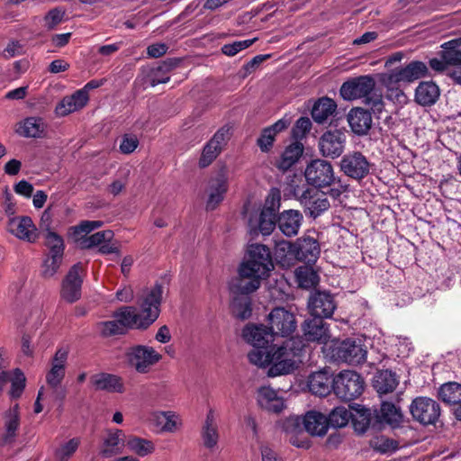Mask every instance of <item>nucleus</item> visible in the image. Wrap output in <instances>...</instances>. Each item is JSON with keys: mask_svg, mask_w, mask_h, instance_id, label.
<instances>
[{"mask_svg": "<svg viewBox=\"0 0 461 461\" xmlns=\"http://www.w3.org/2000/svg\"><path fill=\"white\" fill-rule=\"evenodd\" d=\"M274 264L269 249L262 244H252L248 249L247 258L238 269V277L230 285L231 293L237 294L231 303L235 317L246 320L251 315V301L248 294L257 291L261 280L273 270Z\"/></svg>", "mask_w": 461, "mask_h": 461, "instance_id": "1", "label": "nucleus"}, {"mask_svg": "<svg viewBox=\"0 0 461 461\" xmlns=\"http://www.w3.org/2000/svg\"><path fill=\"white\" fill-rule=\"evenodd\" d=\"M304 347L302 338L293 337L280 346H271L268 350L252 349L248 358L259 368L268 367L269 377L285 375L296 370L303 362Z\"/></svg>", "mask_w": 461, "mask_h": 461, "instance_id": "2", "label": "nucleus"}, {"mask_svg": "<svg viewBox=\"0 0 461 461\" xmlns=\"http://www.w3.org/2000/svg\"><path fill=\"white\" fill-rule=\"evenodd\" d=\"M162 294V285L156 284L143 291L139 300L140 313L137 312L135 307L123 306L113 313V317L118 319L124 330L128 328L146 329L159 316Z\"/></svg>", "mask_w": 461, "mask_h": 461, "instance_id": "3", "label": "nucleus"}, {"mask_svg": "<svg viewBox=\"0 0 461 461\" xmlns=\"http://www.w3.org/2000/svg\"><path fill=\"white\" fill-rule=\"evenodd\" d=\"M375 82L370 76H361L342 84L339 93L344 100L364 99V104L374 113H381L384 107L382 95L375 90Z\"/></svg>", "mask_w": 461, "mask_h": 461, "instance_id": "4", "label": "nucleus"}, {"mask_svg": "<svg viewBox=\"0 0 461 461\" xmlns=\"http://www.w3.org/2000/svg\"><path fill=\"white\" fill-rule=\"evenodd\" d=\"M327 357L335 362H344L349 365H359L366 359V351L360 343L348 339L345 340L333 339L323 347Z\"/></svg>", "mask_w": 461, "mask_h": 461, "instance_id": "5", "label": "nucleus"}, {"mask_svg": "<svg viewBox=\"0 0 461 461\" xmlns=\"http://www.w3.org/2000/svg\"><path fill=\"white\" fill-rule=\"evenodd\" d=\"M294 196L303 207L306 215L317 218L330 207L328 194L318 188L303 187L294 189Z\"/></svg>", "mask_w": 461, "mask_h": 461, "instance_id": "6", "label": "nucleus"}, {"mask_svg": "<svg viewBox=\"0 0 461 461\" xmlns=\"http://www.w3.org/2000/svg\"><path fill=\"white\" fill-rule=\"evenodd\" d=\"M364 379L355 371H341L333 378V391L343 401H352L364 391Z\"/></svg>", "mask_w": 461, "mask_h": 461, "instance_id": "7", "label": "nucleus"}, {"mask_svg": "<svg viewBox=\"0 0 461 461\" xmlns=\"http://www.w3.org/2000/svg\"><path fill=\"white\" fill-rule=\"evenodd\" d=\"M304 177L308 185L318 189L331 186L336 180L333 166L322 158L313 159L306 166Z\"/></svg>", "mask_w": 461, "mask_h": 461, "instance_id": "8", "label": "nucleus"}, {"mask_svg": "<svg viewBox=\"0 0 461 461\" xmlns=\"http://www.w3.org/2000/svg\"><path fill=\"white\" fill-rule=\"evenodd\" d=\"M402 57L403 53L402 51L390 56L385 62L387 71L381 76L383 85L391 92V95H394L395 97L403 94L401 89L403 83Z\"/></svg>", "mask_w": 461, "mask_h": 461, "instance_id": "9", "label": "nucleus"}, {"mask_svg": "<svg viewBox=\"0 0 461 461\" xmlns=\"http://www.w3.org/2000/svg\"><path fill=\"white\" fill-rule=\"evenodd\" d=\"M229 169L221 166L208 181L206 209L214 210L224 199L229 189Z\"/></svg>", "mask_w": 461, "mask_h": 461, "instance_id": "10", "label": "nucleus"}, {"mask_svg": "<svg viewBox=\"0 0 461 461\" xmlns=\"http://www.w3.org/2000/svg\"><path fill=\"white\" fill-rule=\"evenodd\" d=\"M347 142L346 132L339 129H330L321 134L318 147L324 158H337L344 152Z\"/></svg>", "mask_w": 461, "mask_h": 461, "instance_id": "11", "label": "nucleus"}, {"mask_svg": "<svg viewBox=\"0 0 461 461\" xmlns=\"http://www.w3.org/2000/svg\"><path fill=\"white\" fill-rule=\"evenodd\" d=\"M410 412L420 424H435L440 416V406L433 399L420 396L412 401Z\"/></svg>", "mask_w": 461, "mask_h": 461, "instance_id": "12", "label": "nucleus"}, {"mask_svg": "<svg viewBox=\"0 0 461 461\" xmlns=\"http://www.w3.org/2000/svg\"><path fill=\"white\" fill-rule=\"evenodd\" d=\"M339 167L347 176L361 180L370 173L371 164L360 151H351L342 157Z\"/></svg>", "mask_w": 461, "mask_h": 461, "instance_id": "13", "label": "nucleus"}, {"mask_svg": "<svg viewBox=\"0 0 461 461\" xmlns=\"http://www.w3.org/2000/svg\"><path fill=\"white\" fill-rule=\"evenodd\" d=\"M162 356L153 348L148 346H136L128 352V360L137 372L147 373L150 366L158 363Z\"/></svg>", "mask_w": 461, "mask_h": 461, "instance_id": "14", "label": "nucleus"}, {"mask_svg": "<svg viewBox=\"0 0 461 461\" xmlns=\"http://www.w3.org/2000/svg\"><path fill=\"white\" fill-rule=\"evenodd\" d=\"M440 59L429 60L430 68L437 72H443L448 65L461 62V38L451 40L441 45Z\"/></svg>", "mask_w": 461, "mask_h": 461, "instance_id": "15", "label": "nucleus"}, {"mask_svg": "<svg viewBox=\"0 0 461 461\" xmlns=\"http://www.w3.org/2000/svg\"><path fill=\"white\" fill-rule=\"evenodd\" d=\"M83 270L81 263L75 264L62 282L60 294L62 299L69 303L77 302L81 296Z\"/></svg>", "mask_w": 461, "mask_h": 461, "instance_id": "16", "label": "nucleus"}, {"mask_svg": "<svg viewBox=\"0 0 461 461\" xmlns=\"http://www.w3.org/2000/svg\"><path fill=\"white\" fill-rule=\"evenodd\" d=\"M270 330L274 337L279 335L286 337L296 329L294 315L285 308H275L269 313Z\"/></svg>", "mask_w": 461, "mask_h": 461, "instance_id": "17", "label": "nucleus"}, {"mask_svg": "<svg viewBox=\"0 0 461 461\" xmlns=\"http://www.w3.org/2000/svg\"><path fill=\"white\" fill-rule=\"evenodd\" d=\"M308 309L313 317L330 318L336 309L334 297L329 292L315 291L309 298Z\"/></svg>", "mask_w": 461, "mask_h": 461, "instance_id": "18", "label": "nucleus"}, {"mask_svg": "<svg viewBox=\"0 0 461 461\" xmlns=\"http://www.w3.org/2000/svg\"><path fill=\"white\" fill-rule=\"evenodd\" d=\"M7 230L17 239L30 243H34L38 239L37 228L29 216L10 217Z\"/></svg>", "mask_w": 461, "mask_h": 461, "instance_id": "19", "label": "nucleus"}, {"mask_svg": "<svg viewBox=\"0 0 461 461\" xmlns=\"http://www.w3.org/2000/svg\"><path fill=\"white\" fill-rule=\"evenodd\" d=\"M244 339L253 346V349L268 350L274 341L270 328L265 325L249 324L242 330Z\"/></svg>", "mask_w": 461, "mask_h": 461, "instance_id": "20", "label": "nucleus"}, {"mask_svg": "<svg viewBox=\"0 0 461 461\" xmlns=\"http://www.w3.org/2000/svg\"><path fill=\"white\" fill-rule=\"evenodd\" d=\"M228 130L221 128L218 130L212 139L205 144L199 158V167L204 168L210 166L221 152L226 144Z\"/></svg>", "mask_w": 461, "mask_h": 461, "instance_id": "21", "label": "nucleus"}, {"mask_svg": "<svg viewBox=\"0 0 461 461\" xmlns=\"http://www.w3.org/2000/svg\"><path fill=\"white\" fill-rule=\"evenodd\" d=\"M320 252L319 242L312 237L303 236L293 243V255L299 261L315 263Z\"/></svg>", "mask_w": 461, "mask_h": 461, "instance_id": "22", "label": "nucleus"}, {"mask_svg": "<svg viewBox=\"0 0 461 461\" xmlns=\"http://www.w3.org/2000/svg\"><path fill=\"white\" fill-rule=\"evenodd\" d=\"M125 445V434L122 429H106L100 455L104 457H112L122 452Z\"/></svg>", "mask_w": 461, "mask_h": 461, "instance_id": "23", "label": "nucleus"}, {"mask_svg": "<svg viewBox=\"0 0 461 461\" xmlns=\"http://www.w3.org/2000/svg\"><path fill=\"white\" fill-rule=\"evenodd\" d=\"M303 336L307 341H317L328 345L329 330L323 318L313 317L303 324Z\"/></svg>", "mask_w": 461, "mask_h": 461, "instance_id": "24", "label": "nucleus"}, {"mask_svg": "<svg viewBox=\"0 0 461 461\" xmlns=\"http://www.w3.org/2000/svg\"><path fill=\"white\" fill-rule=\"evenodd\" d=\"M309 390L316 395L326 396L333 389L332 374L329 369H321L310 375L308 378Z\"/></svg>", "mask_w": 461, "mask_h": 461, "instance_id": "25", "label": "nucleus"}, {"mask_svg": "<svg viewBox=\"0 0 461 461\" xmlns=\"http://www.w3.org/2000/svg\"><path fill=\"white\" fill-rule=\"evenodd\" d=\"M257 400L261 408L271 412L278 413L285 408L284 399L270 386H261Z\"/></svg>", "mask_w": 461, "mask_h": 461, "instance_id": "26", "label": "nucleus"}, {"mask_svg": "<svg viewBox=\"0 0 461 461\" xmlns=\"http://www.w3.org/2000/svg\"><path fill=\"white\" fill-rule=\"evenodd\" d=\"M201 438L203 445L207 449L212 450L216 447L220 436L216 415L212 409H210L206 414L205 420L201 429Z\"/></svg>", "mask_w": 461, "mask_h": 461, "instance_id": "27", "label": "nucleus"}, {"mask_svg": "<svg viewBox=\"0 0 461 461\" xmlns=\"http://www.w3.org/2000/svg\"><path fill=\"white\" fill-rule=\"evenodd\" d=\"M303 215L296 210L284 211L277 218V226L286 237L295 236L302 225Z\"/></svg>", "mask_w": 461, "mask_h": 461, "instance_id": "28", "label": "nucleus"}, {"mask_svg": "<svg viewBox=\"0 0 461 461\" xmlns=\"http://www.w3.org/2000/svg\"><path fill=\"white\" fill-rule=\"evenodd\" d=\"M348 122L352 131L357 135H365L372 126V116L363 108H353L349 111Z\"/></svg>", "mask_w": 461, "mask_h": 461, "instance_id": "29", "label": "nucleus"}, {"mask_svg": "<svg viewBox=\"0 0 461 461\" xmlns=\"http://www.w3.org/2000/svg\"><path fill=\"white\" fill-rule=\"evenodd\" d=\"M150 421L164 432H175L182 425L180 416L171 411H153L150 413Z\"/></svg>", "mask_w": 461, "mask_h": 461, "instance_id": "30", "label": "nucleus"}, {"mask_svg": "<svg viewBox=\"0 0 461 461\" xmlns=\"http://www.w3.org/2000/svg\"><path fill=\"white\" fill-rule=\"evenodd\" d=\"M90 382L95 390L109 393H122L124 391L122 379L115 375L99 373L92 375Z\"/></svg>", "mask_w": 461, "mask_h": 461, "instance_id": "31", "label": "nucleus"}, {"mask_svg": "<svg viewBox=\"0 0 461 461\" xmlns=\"http://www.w3.org/2000/svg\"><path fill=\"white\" fill-rule=\"evenodd\" d=\"M89 96H86L82 91H76L69 96H65L56 106L55 112L58 116H66L73 112L83 108L88 102Z\"/></svg>", "mask_w": 461, "mask_h": 461, "instance_id": "32", "label": "nucleus"}, {"mask_svg": "<svg viewBox=\"0 0 461 461\" xmlns=\"http://www.w3.org/2000/svg\"><path fill=\"white\" fill-rule=\"evenodd\" d=\"M303 426L305 430L312 436H323L329 428L327 417L316 411L306 412L303 417Z\"/></svg>", "mask_w": 461, "mask_h": 461, "instance_id": "33", "label": "nucleus"}, {"mask_svg": "<svg viewBox=\"0 0 461 461\" xmlns=\"http://www.w3.org/2000/svg\"><path fill=\"white\" fill-rule=\"evenodd\" d=\"M439 95V88L434 82H420L415 90V101L422 106H431L438 101Z\"/></svg>", "mask_w": 461, "mask_h": 461, "instance_id": "34", "label": "nucleus"}, {"mask_svg": "<svg viewBox=\"0 0 461 461\" xmlns=\"http://www.w3.org/2000/svg\"><path fill=\"white\" fill-rule=\"evenodd\" d=\"M20 427L19 405L16 403L4 413V428L2 440L4 443L13 442Z\"/></svg>", "mask_w": 461, "mask_h": 461, "instance_id": "35", "label": "nucleus"}, {"mask_svg": "<svg viewBox=\"0 0 461 461\" xmlns=\"http://www.w3.org/2000/svg\"><path fill=\"white\" fill-rule=\"evenodd\" d=\"M43 119L40 117H28L20 122L17 133L26 138H41L45 131Z\"/></svg>", "mask_w": 461, "mask_h": 461, "instance_id": "36", "label": "nucleus"}, {"mask_svg": "<svg viewBox=\"0 0 461 461\" xmlns=\"http://www.w3.org/2000/svg\"><path fill=\"white\" fill-rule=\"evenodd\" d=\"M398 384L394 373L389 370L378 371L373 379V386L379 394L393 392Z\"/></svg>", "mask_w": 461, "mask_h": 461, "instance_id": "37", "label": "nucleus"}, {"mask_svg": "<svg viewBox=\"0 0 461 461\" xmlns=\"http://www.w3.org/2000/svg\"><path fill=\"white\" fill-rule=\"evenodd\" d=\"M337 109V104L329 97L320 98L312 109V117L317 123H322L330 117Z\"/></svg>", "mask_w": 461, "mask_h": 461, "instance_id": "38", "label": "nucleus"}, {"mask_svg": "<svg viewBox=\"0 0 461 461\" xmlns=\"http://www.w3.org/2000/svg\"><path fill=\"white\" fill-rule=\"evenodd\" d=\"M303 147L299 143H292L282 153L277 162V167L286 171L294 166L303 154Z\"/></svg>", "mask_w": 461, "mask_h": 461, "instance_id": "39", "label": "nucleus"}, {"mask_svg": "<svg viewBox=\"0 0 461 461\" xmlns=\"http://www.w3.org/2000/svg\"><path fill=\"white\" fill-rule=\"evenodd\" d=\"M439 399L447 404L461 403V384L456 382H449L442 384L438 390Z\"/></svg>", "mask_w": 461, "mask_h": 461, "instance_id": "40", "label": "nucleus"}, {"mask_svg": "<svg viewBox=\"0 0 461 461\" xmlns=\"http://www.w3.org/2000/svg\"><path fill=\"white\" fill-rule=\"evenodd\" d=\"M380 418L383 421L395 428L400 425L402 415L399 407L392 402H384L381 405Z\"/></svg>", "mask_w": 461, "mask_h": 461, "instance_id": "41", "label": "nucleus"}, {"mask_svg": "<svg viewBox=\"0 0 461 461\" xmlns=\"http://www.w3.org/2000/svg\"><path fill=\"white\" fill-rule=\"evenodd\" d=\"M66 370L58 368L57 366H50V371L46 375V382L48 385L54 389L56 398L63 401L65 398V391L59 390V386L65 377Z\"/></svg>", "mask_w": 461, "mask_h": 461, "instance_id": "42", "label": "nucleus"}, {"mask_svg": "<svg viewBox=\"0 0 461 461\" xmlns=\"http://www.w3.org/2000/svg\"><path fill=\"white\" fill-rule=\"evenodd\" d=\"M352 417V413L344 406L334 408L327 417L328 425L333 428L345 427Z\"/></svg>", "mask_w": 461, "mask_h": 461, "instance_id": "43", "label": "nucleus"}, {"mask_svg": "<svg viewBox=\"0 0 461 461\" xmlns=\"http://www.w3.org/2000/svg\"><path fill=\"white\" fill-rule=\"evenodd\" d=\"M113 236V231L102 230L91 236H82L81 239H78V242L82 249H91L95 246H101L102 243L111 240Z\"/></svg>", "mask_w": 461, "mask_h": 461, "instance_id": "44", "label": "nucleus"}, {"mask_svg": "<svg viewBox=\"0 0 461 461\" xmlns=\"http://www.w3.org/2000/svg\"><path fill=\"white\" fill-rule=\"evenodd\" d=\"M295 276L299 286L305 289L314 286L319 281L316 272L312 268L307 267H301L297 268Z\"/></svg>", "mask_w": 461, "mask_h": 461, "instance_id": "45", "label": "nucleus"}, {"mask_svg": "<svg viewBox=\"0 0 461 461\" xmlns=\"http://www.w3.org/2000/svg\"><path fill=\"white\" fill-rule=\"evenodd\" d=\"M45 245L49 248L50 256L63 258L64 241L59 234L48 230L45 235Z\"/></svg>", "mask_w": 461, "mask_h": 461, "instance_id": "46", "label": "nucleus"}, {"mask_svg": "<svg viewBox=\"0 0 461 461\" xmlns=\"http://www.w3.org/2000/svg\"><path fill=\"white\" fill-rule=\"evenodd\" d=\"M80 445V438H73L61 444L55 450V458L57 461H68L77 450Z\"/></svg>", "mask_w": 461, "mask_h": 461, "instance_id": "47", "label": "nucleus"}, {"mask_svg": "<svg viewBox=\"0 0 461 461\" xmlns=\"http://www.w3.org/2000/svg\"><path fill=\"white\" fill-rule=\"evenodd\" d=\"M127 446L130 450L140 456H148L154 451V445L151 441L137 437L129 438Z\"/></svg>", "mask_w": 461, "mask_h": 461, "instance_id": "48", "label": "nucleus"}, {"mask_svg": "<svg viewBox=\"0 0 461 461\" xmlns=\"http://www.w3.org/2000/svg\"><path fill=\"white\" fill-rule=\"evenodd\" d=\"M11 390L9 395L12 399L19 398L25 387L26 378L24 374L19 368H15L10 377Z\"/></svg>", "mask_w": 461, "mask_h": 461, "instance_id": "49", "label": "nucleus"}, {"mask_svg": "<svg viewBox=\"0 0 461 461\" xmlns=\"http://www.w3.org/2000/svg\"><path fill=\"white\" fill-rule=\"evenodd\" d=\"M277 224L276 213L262 210L258 219V228L263 235H269Z\"/></svg>", "mask_w": 461, "mask_h": 461, "instance_id": "50", "label": "nucleus"}, {"mask_svg": "<svg viewBox=\"0 0 461 461\" xmlns=\"http://www.w3.org/2000/svg\"><path fill=\"white\" fill-rule=\"evenodd\" d=\"M428 73V68L421 61H412L405 66V80L413 81L423 77Z\"/></svg>", "mask_w": 461, "mask_h": 461, "instance_id": "51", "label": "nucleus"}, {"mask_svg": "<svg viewBox=\"0 0 461 461\" xmlns=\"http://www.w3.org/2000/svg\"><path fill=\"white\" fill-rule=\"evenodd\" d=\"M102 225L103 221H83L79 224L71 227L70 230L76 240L78 241V239H81L82 236H86L92 230L100 228Z\"/></svg>", "mask_w": 461, "mask_h": 461, "instance_id": "52", "label": "nucleus"}, {"mask_svg": "<svg viewBox=\"0 0 461 461\" xmlns=\"http://www.w3.org/2000/svg\"><path fill=\"white\" fill-rule=\"evenodd\" d=\"M354 429L358 434H364L370 425V411L367 409H363L357 411V415L351 417Z\"/></svg>", "mask_w": 461, "mask_h": 461, "instance_id": "53", "label": "nucleus"}, {"mask_svg": "<svg viewBox=\"0 0 461 461\" xmlns=\"http://www.w3.org/2000/svg\"><path fill=\"white\" fill-rule=\"evenodd\" d=\"M100 333L104 337H110L118 334H123L124 330L118 319L114 318L113 321H103L98 323Z\"/></svg>", "mask_w": 461, "mask_h": 461, "instance_id": "54", "label": "nucleus"}, {"mask_svg": "<svg viewBox=\"0 0 461 461\" xmlns=\"http://www.w3.org/2000/svg\"><path fill=\"white\" fill-rule=\"evenodd\" d=\"M256 41L257 38H254L249 40L237 41L232 43L224 44L221 47V51L224 55L232 57L239 53L240 50L250 47Z\"/></svg>", "mask_w": 461, "mask_h": 461, "instance_id": "55", "label": "nucleus"}, {"mask_svg": "<svg viewBox=\"0 0 461 461\" xmlns=\"http://www.w3.org/2000/svg\"><path fill=\"white\" fill-rule=\"evenodd\" d=\"M65 16V11L61 8H53L50 10L43 18L44 27L50 31L59 24Z\"/></svg>", "mask_w": 461, "mask_h": 461, "instance_id": "56", "label": "nucleus"}, {"mask_svg": "<svg viewBox=\"0 0 461 461\" xmlns=\"http://www.w3.org/2000/svg\"><path fill=\"white\" fill-rule=\"evenodd\" d=\"M62 258L50 256L44 261L42 267V276L44 277L53 276L61 265Z\"/></svg>", "mask_w": 461, "mask_h": 461, "instance_id": "57", "label": "nucleus"}, {"mask_svg": "<svg viewBox=\"0 0 461 461\" xmlns=\"http://www.w3.org/2000/svg\"><path fill=\"white\" fill-rule=\"evenodd\" d=\"M280 192L277 189H271L267 197L266 198L265 204L262 210H268L276 213L280 207Z\"/></svg>", "mask_w": 461, "mask_h": 461, "instance_id": "58", "label": "nucleus"}, {"mask_svg": "<svg viewBox=\"0 0 461 461\" xmlns=\"http://www.w3.org/2000/svg\"><path fill=\"white\" fill-rule=\"evenodd\" d=\"M139 145V140L133 135H124L120 144V151L122 154L132 153Z\"/></svg>", "mask_w": 461, "mask_h": 461, "instance_id": "59", "label": "nucleus"}, {"mask_svg": "<svg viewBox=\"0 0 461 461\" xmlns=\"http://www.w3.org/2000/svg\"><path fill=\"white\" fill-rule=\"evenodd\" d=\"M276 135L268 128H265L258 139V145L262 151H267L273 145Z\"/></svg>", "mask_w": 461, "mask_h": 461, "instance_id": "60", "label": "nucleus"}, {"mask_svg": "<svg viewBox=\"0 0 461 461\" xmlns=\"http://www.w3.org/2000/svg\"><path fill=\"white\" fill-rule=\"evenodd\" d=\"M68 357V350L64 348L57 349L51 359L50 366L66 370V364Z\"/></svg>", "mask_w": 461, "mask_h": 461, "instance_id": "61", "label": "nucleus"}, {"mask_svg": "<svg viewBox=\"0 0 461 461\" xmlns=\"http://www.w3.org/2000/svg\"><path fill=\"white\" fill-rule=\"evenodd\" d=\"M329 187V195L334 199H337L348 190V185L344 184L339 177L336 176L334 184Z\"/></svg>", "mask_w": 461, "mask_h": 461, "instance_id": "62", "label": "nucleus"}, {"mask_svg": "<svg viewBox=\"0 0 461 461\" xmlns=\"http://www.w3.org/2000/svg\"><path fill=\"white\" fill-rule=\"evenodd\" d=\"M14 192L25 197H31L33 192V185L26 180H21L14 185Z\"/></svg>", "mask_w": 461, "mask_h": 461, "instance_id": "63", "label": "nucleus"}, {"mask_svg": "<svg viewBox=\"0 0 461 461\" xmlns=\"http://www.w3.org/2000/svg\"><path fill=\"white\" fill-rule=\"evenodd\" d=\"M312 128V122L308 117H300L295 123L294 133L304 135L310 131Z\"/></svg>", "mask_w": 461, "mask_h": 461, "instance_id": "64", "label": "nucleus"}]
</instances>
